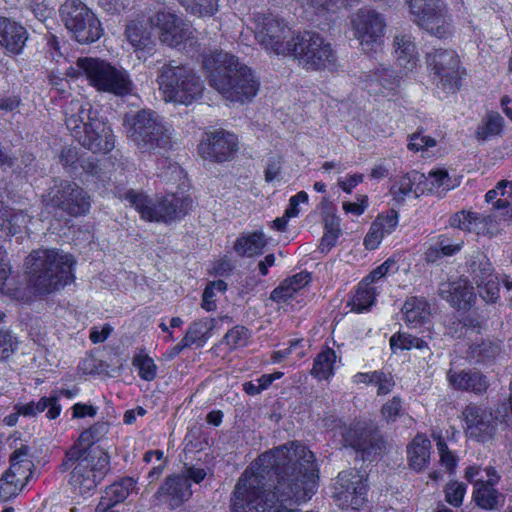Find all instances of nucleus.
<instances>
[{"label": "nucleus", "mask_w": 512, "mask_h": 512, "mask_svg": "<svg viewBox=\"0 0 512 512\" xmlns=\"http://www.w3.org/2000/svg\"><path fill=\"white\" fill-rule=\"evenodd\" d=\"M130 0H99V6L110 14L120 13L130 5Z\"/></svg>", "instance_id": "338daca9"}, {"label": "nucleus", "mask_w": 512, "mask_h": 512, "mask_svg": "<svg viewBox=\"0 0 512 512\" xmlns=\"http://www.w3.org/2000/svg\"><path fill=\"white\" fill-rule=\"evenodd\" d=\"M238 150L237 136L225 130L206 133L198 146L199 155L203 160H227L236 157Z\"/></svg>", "instance_id": "6ab92c4d"}, {"label": "nucleus", "mask_w": 512, "mask_h": 512, "mask_svg": "<svg viewBox=\"0 0 512 512\" xmlns=\"http://www.w3.org/2000/svg\"><path fill=\"white\" fill-rule=\"evenodd\" d=\"M398 222V214L393 210L385 214H379L371 223L369 231L364 238L366 249H377L383 239L395 231Z\"/></svg>", "instance_id": "5701e85b"}, {"label": "nucleus", "mask_w": 512, "mask_h": 512, "mask_svg": "<svg viewBox=\"0 0 512 512\" xmlns=\"http://www.w3.org/2000/svg\"><path fill=\"white\" fill-rule=\"evenodd\" d=\"M336 359L331 348L322 350L314 359L311 375L318 380H329L334 375Z\"/></svg>", "instance_id": "4c0bfd02"}, {"label": "nucleus", "mask_w": 512, "mask_h": 512, "mask_svg": "<svg viewBox=\"0 0 512 512\" xmlns=\"http://www.w3.org/2000/svg\"><path fill=\"white\" fill-rule=\"evenodd\" d=\"M421 181L423 173L413 171L401 177L391 187L393 199L398 203L406 200L415 199L425 193V187H422Z\"/></svg>", "instance_id": "a878e982"}, {"label": "nucleus", "mask_w": 512, "mask_h": 512, "mask_svg": "<svg viewBox=\"0 0 512 512\" xmlns=\"http://www.w3.org/2000/svg\"><path fill=\"white\" fill-rule=\"evenodd\" d=\"M227 290V284L222 280L210 282L204 289L202 295V308L208 312L217 308V296Z\"/></svg>", "instance_id": "49530a36"}, {"label": "nucleus", "mask_w": 512, "mask_h": 512, "mask_svg": "<svg viewBox=\"0 0 512 512\" xmlns=\"http://www.w3.org/2000/svg\"><path fill=\"white\" fill-rule=\"evenodd\" d=\"M10 461V468L0 479V497L4 500L18 495L32 475L33 461L27 446L16 449Z\"/></svg>", "instance_id": "2eb2a0df"}, {"label": "nucleus", "mask_w": 512, "mask_h": 512, "mask_svg": "<svg viewBox=\"0 0 512 512\" xmlns=\"http://www.w3.org/2000/svg\"><path fill=\"white\" fill-rule=\"evenodd\" d=\"M47 411V418L56 419L61 413V405L58 403L57 396L42 397L38 402L16 404L14 410L18 411L24 417H34L39 413Z\"/></svg>", "instance_id": "2f4dec72"}, {"label": "nucleus", "mask_w": 512, "mask_h": 512, "mask_svg": "<svg viewBox=\"0 0 512 512\" xmlns=\"http://www.w3.org/2000/svg\"><path fill=\"white\" fill-rule=\"evenodd\" d=\"M355 38L365 52L377 51L383 45L385 17L374 9L361 8L351 19Z\"/></svg>", "instance_id": "ddd939ff"}, {"label": "nucleus", "mask_w": 512, "mask_h": 512, "mask_svg": "<svg viewBox=\"0 0 512 512\" xmlns=\"http://www.w3.org/2000/svg\"><path fill=\"white\" fill-rule=\"evenodd\" d=\"M436 145L435 139L421 133L411 135L408 148L414 151L427 152L429 148Z\"/></svg>", "instance_id": "4d7b16f0"}, {"label": "nucleus", "mask_w": 512, "mask_h": 512, "mask_svg": "<svg viewBox=\"0 0 512 512\" xmlns=\"http://www.w3.org/2000/svg\"><path fill=\"white\" fill-rule=\"evenodd\" d=\"M288 55L306 70L318 71L335 65L337 56L331 44L319 33L305 31L292 38Z\"/></svg>", "instance_id": "1a4fd4ad"}, {"label": "nucleus", "mask_w": 512, "mask_h": 512, "mask_svg": "<svg viewBox=\"0 0 512 512\" xmlns=\"http://www.w3.org/2000/svg\"><path fill=\"white\" fill-rule=\"evenodd\" d=\"M462 418L468 437L478 442H486L494 437L497 424L486 408L470 404L463 410Z\"/></svg>", "instance_id": "aec40b11"}, {"label": "nucleus", "mask_w": 512, "mask_h": 512, "mask_svg": "<svg viewBox=\"0 0 512 512\" xmlns=\"http://www.w3.org/2000/svg\"><path fill=\"white\" fill-rule=\"evenodd\" d=\"M393 47L397 65L405 74L413 72L418 66L419 58L411 35L404 33L395 35Z\"/></svg>", "instance_id": "393cba45"}, {"label": "nucleus", "mask_w": 512, "mask_h": 512, "mask_svg": "<svg viewBox=\"0 0 512 512\" xmlns=\"http://www.w3.org/2000/svg\"><path fill=\"white\" fill-rule=\"evenodd\" d=\"M381 290L380 285H375L366 278H364L357 286L348 301L350 311L355 313L367 312L375 303L376 297Z\"/></svg>", "instance_id": "cd10ccee"}, {"label": "nucleus", "mask_w": 512, "mask_h": 512, "mask_svg": "<svg viewBox=\"0 0 512 512\" xmlns=\"http://www.w3.org/2000/svg\"><path fill=\"white\" fill-rule=\"evenodd\" d=\"M402 412V400L400 397L394 396L387 401L381 408L382 417L388 422H395Z\"/></svg>", "instance_id": "5fc2aeb1"}, {"label": "nucleus", "mask_w": 512, "mask_h": 512, "mask_svg": "<svg viewBox=\"0 0 512 512\" xmlns=\"http://www.w3.org/2000/svg\"><path fill=\"white\" fill-rule=\"evenodd\" d=\"M308 202V194L305 191H300L292 196L289 200V205L285 210V216L288 218L297 217L300 213L299 204Z\"/></svg>", "instance_id": "13d9d810"}, {"label": "nucleus", "mask_w": 512, "mask_h": 512, "mask_svg": "<svg viewBox=\"0 0 512 512\" xmlns=\"http://www.w3.org/2000/svg\"><path fill=\"white\" fill-rule=\"evenodd\" d=\"M132 364L141 379L150 382L156 378L158 367L153 358L144 351H140L133 357Z\"/></svg>", "instance_id": "c03bdc74"}, {"label": "nucleus", "mask_w": 512, "mask_h": 512, "mask_svg": "<svg viewBox=\"0 0 512 512\" xmlns=\"http://www.w3.org/2000/svg\"><path fill=\"white\" fill-rule=\"evenodd\" d=\"M497 351L498 348L496 346H492L490 343H483L481 346L472 349V358L477 362H485L489 358L494 357Z\"/></svg>", "instance_id": "e2e57ef3"}, {"label": "nucleus", "mask_w": 512, "mask_h": 512, "mask_svg": "<svg viewBox=\"0 0 512 512\" xmlns=\"http://www.w3.org/2000/svg\"><path fill=\"white\" fill-rule=\"evenodd\" d=\"M339 434L343 437V444L345 446H351L357 450L364 449L357 436V430L344 426L339 428Z\"/></svg>", "instance_id": "052dcab7"}, {"label": "nucleus", "mask_w": 512, "mask_h": 512, "mask_svg": "<svg viewBox=\"0 0 512 512\" xmlns=\"http://www.w3.org/2000/svg\"><path fill=\"white\" fill-rule=\"evenodd\" d=\"M165 101L189 105L202 96L204 84L194 69L186 65L164 64L157 76Z\"/></svg>", "instance_id": "423d86ee"}, {"label": "nucleus", "mask_w": 512, "mask_h": 512, "mask_svg": "<svg viewBox=\"0 0 512 512\" xmlns=\"http://www.w3.org/2000/svg\"><path fill=\"white\" fill-rule=\"evenodd\" d=\"M150 22L159 28L160 41L170 47L181 44L193 47L196 44L195 30L191 24L171 12L159 11L150 18Z\"/></svg>", "instance_id": "f3484780"}, {"label": "nucleus", "mask_w": 512, "mask_h": 512, "mask_svg": "<svg viewBox=\"0 0 512 512\" xmlns=\"http://www.w3.org/2000/svg\"><path fill=\"white\" fill-rule=\"evenodd\" d=\"M412 21L430 35L444 39L452 34L451 18L443 0H405Z\"/></svg>", "instance_id": "9b49d317"}, {"label": "nucleus", "mask_w": 512, "mask_h": 512, "mask_svg": "<svg viewBox=\"0 0 512 512\" xmlns=\"http://www.w3.org/2000/svg\"><path fill=\"white\" fill-rule=\"evenodd\" d=\"M466 494V485L460 482H451L445 488L446 501L455 507H459Z\"/></svg>", "instance_id": "603ef678"}, {"label": "nucleus", "mask_w": 512, "mask_h": 512, "mask_svg": "<svg viewBox=\"0 0 512 512\" xmlns=\"http://www.w3.org/2000/svg\"><path fill=\"white\" fill-rule=\"evenodd\" d=\"M255 39L268 52L288 55L292 43L291 29L273 14L257 13L253 18Z\"/></svg>", "instance_id": "f8f14e48"}, {"label": "nucleus", "mask_w": 512, "mask_h": 512, "mask_svg": "<svg viewBox=\"0 0 512 512\" xmlns=\"http://www.w3.org/2000/svg\"><path fill=\"white\" fill-rule=\"evenodd\" d=\"M61 21L73 38L81 44L97 41L103 34L101 22L83 2L67 0L60 9Z\"/></svg>", "instance_id": "9d476101"}, {"label": "nucleus", "mask_w": 512, "mask_h": 512, "mask_svg": "<svg viewBox=\"0 0 512 512\" xmlns=\"http://www.w3.org/2000/svg\"><path fill=\"white\" fill-rule=\"evenodd\" d=\"M294 294V290H291V287L284 280L277 288L272 291L270 299L277 303H286L294 296Z\"/></svg>", "instance_id": "0e129e2a"}, {"label": "nucleus", "mask_w": 512, "mask_h": 512, "mask_svg": "<svg viewBox=\"0 0 512 512\" xmlns=\"http://www.w3.org/2000/svg\"><path fill=\"white\" fill-rule=\"evenodd\" d=\"M44 202L73 216L85 214L90 208L89 199L84 191L75 183L67 181L55 182L44 196Z\"/></svg>", "instance_id": "a211bd4d"}, {"label": "nucleus", "mask_w": 512, "mask_h": 512, "mask_svg": "<svg viewBox=\"0 0 512 512\" xmlns=\"http://www.w3.org/2000/svg\"><path fill=\"white\" fill-rule=\"evenodd\" d=\"M266 245L265 234L261 231H255L239 237L234 248L239 255L252 257L260 254Z\"/></svg>", "instance_id": "e433bc0d"}, {"label": "nucleus", "mask_w": 512, "mask_h": 512, "mask_svg": "<svg viewBox=\"0 0 512 512\" xmlns=\"http://www.w3.org/2000/svg\"><path fill=\"white\" fill-rule=\"evenodd\" d=\"M496 484H488L474 489L473 498L478 506L484 509H495L499 503L500 495L494 488Z\"/></svg>", "instance_id": "a18cd8bd"}, {"label": "nucleus", "mask_w": 512, "mask_h": 512, "mask_svg": "<svg viewBox=\"0 0 512 512\" xmlns=\"http://www.w3.org/2000/svg\"><path fill=\"white\" fill-rule=\"evenodd\" d=\"M402 314L408 327L419 328L428 321L430 306L423 298L411 297L405 301Z\"/></svg>", "instance_id": "c756f323"}, {"label": "nucleus", "mask_w": 512, "mask_h": 512, "mask_svg": "<svg viewBox=\"0 0 512 512\" xmlns=\"http://www.w3.org/2000/svg\"><path fill=\"white\" fill-rule=\"evenodd\" d=\"M465 478L474 483V489L488 484H497L499 480L497 472L492 467L481 468L476 465L466 468Z\"/></svg>", "instance_id": "a19ab883"}, {"label": "nucleus", "mask_w": 512, "mask_h": 512, "mask_svg": "<svg viewBox=\"0 0 512 512\" xmlns=\"http://www.w3.org/2000/svg\"><path fill=\"white\" fill-rule=\"evenodd\" d=\"M76 259L58 249H38L25 259L27 288H13L6 281L11 273L6 250L0 246V294L28 303L65 288L75 281Z\"/></svg>", "instance_id": "f257e3e1"}, {"label": "nucleus", "mask_w": 512, "mask_h": 512, "mask_svg": "<svg viewBox=\"0 0 512 512\" xmlns=\"http://www.w3.org/2000/svg\"><path fill=\"white\" fill-rule=\"evenodd\" d=\"M215 320L204 318L194 321L187 329L185 338L191 345L197 342H205L210 337V332L214 328Z\"/></svg>", "instance_id": "79ce46f5"}, {"label": "nucleus", "mask_w": 512, "mask_h": 512, "mask_svg": "<svg viewBox=\"0 0 512 512\" xmlns=\"http://www.w3.org/2000/svg\"><path fill=\"white\" fill-rule=\"evenodd\" d=\"M480 274H475L480 296L486 302H495L499 298V279L492 273L491 264L488 261L480 263Z\"/></svg>", "instance_id": "7c9ffc66"}, {"label": "nucleus", "mask_w": 512, "mask_h": 512, "mask_svg": "<svg viewBox=\"0 0 512 512\" xmlns=\"http://www.w3.org/2000/svg\"><path fill=\"white\" fill-rule=\"evenodd\" d=\"M339 235L340 229L338 225H336L335 227H327V230L321 240V250L326 252L329 251L335 245Z\"/></svg>", "instance_id": "774afa93"}, {"label": "nucleus", "mask_w": 512, "mask_h": 512, "mask_svg": "<svg viewBox=\"0 0 512 512\" xmlns=\"http://www.w3.org/2000/svg\"><path fill=\"white\" fill-rule=\"evenodd\" d=\"M28 32L21 24L6 17H0V45L8 53L18 55L22 52Z\"/></svg>", "instance_id": "4be33fe9"}, {"label": "nucleus", "mask_w": 512, "mask_h": 512, "mask_svg": "<svg viewBox=\"0 0 512 512\" xmlns=\"http://www.w3.org/2000/svg\"><path fill=\"white\" fill-rule=\"evenodd\" d=\"M427 66L437 77V87L445 93H455L460 87V60L453 50L433 49L426 53Z\"/></svg>", "instance_id": "4468645a"}, {"label": "nucleus", "mask_w": 512, "mask_h": 512, "mask_svg": "<svg viewBox=\"0 0 512 512\" xmlns=\"http://www.w3.org/2000/svg\"><path fill=\"white\" fill-rule=\"evenodd\" d=\"M18 339L9 330H0V360L8 359L15 353Z\"/></svg>", "instance_id": "3c124183"}, {"label": "nucleus", "mask_w": 512, "mask_h": 512, "mask_svg": "<svg viewBox=\"0 0 512 512\" xmlns=\"http://www.w3.org/2000/svg\"><path fill=\"white\" fill-rule=\"evenodd\" d=\"M432 436L433 439L436 441V446L440 455L441 464L444 465L448 470H452L457 463L455 455L448 449L447 444L439 434H436L434 432Z\"/></svg>", "instance_id": "864d4df0"}, {"label": "nucleus", "mask_w": 512, "mask_h": 512, "mask_svg": "<svg viewBox=\"0 0 512 512\" xmlns=\"http://www.w3.org/2000/svg\"><path fill=\"white\" fill-rule=\"evenodd\" d=\"M439 294L441 298L459 309H465L470 306L476 298L473 286L465 279L442 283Z\"/></svg>", "instance_id": "b1692460"}, {"label": "nucleus", "mask_w": 512, "mask_h": 512, "mask_svg": "<svg viewBox=\"0 0 512 512\" xmlns=\"http://www.w3.org/2000/svg\"><path fill=\"white\" fill-rule=\"evenodd\" d=\"M398 270L396 261L393 258L387 259L380 266L374 269L367 277L370 282L378 285V281L381 280L387 274L395 273Z\"/></svg>", "instance_id": "6e6d98bb"}, {"label": "nucleus", "mask_w": 512, "mask_h": 512, "mask_svg": "<svg viewBox=\"0 0 512 512\" xmlns=\"http://www.w3.org/2000/svg\"><path fill=\"white\" fill-rule=\"evenodd\" d=\"M159 493L166 498L172 508L180 506L192 495L190 483L186 477L181 475L168 478Z\"/></svg>", "instance_id": "c85d7f7f"}, {"label": "nucleus", "mask_w": 512, "mask_h": 512, "mask_svg": "<svg viewBox=\"0 0 512 512\" xmlns=\"http://www.w3.org/2000/svg\"><path fill=\"white\" fill-rule=\"evenodd\" d=\"M125 36L135 50H144L153 44L151 25L143 21H131L125 30Z\"/></svg>", "instance_id": "f704fd0d"}, {"label": "nucleus", "mask_w": 512, "mask_h": 512, "mask_svg": "<svg viewBox=\"0 0 512 512\" xmlns=\"http://www.w3.org/2000/svg\"><path fill=\"white\" fill-rule=\"evenodd\" d=\"M510 187L507 186L500 191V198H498L494 203L493 207L496 210H503V216H507L512 214V196L509 197Z\"/></svg>", "instance_id": "680f3d73"}, {"label": "nucleus", "mask_w": 512, "mask_h": 512, "mask_svg": "<svg viewBox=\"0 0 512 512\" xmlns=\"http://www.w3.org/2000/svg\"><path fill=\"white\" fill-rule=\"evenodd\" d=\"M203 68L209 85L230 102L244 104L259 90V81L253 71L234 55L215 51L203 58Z\"/></svg>", "instance_id": "7ed1b4c3"}, {"label": "nucleus", "mask_w": 512, "mask_h": 512, "mask_svg": "<svg viewBox=\"0 0 512 512\" xmlns=\"http://www.w3.org/2000/svg\"><path fill=\"white\" fill-rule=\"evenodd\" d=\"M108 431L107 423L98 422L83 431L66 452L62 466L64 469H71L70 484L79 494L84 495L93 490L108 468V454L94 445Z\"/></svg>", "instance_id": "f03ea898"}, {"label": "nucleus", "mask_w": 512, "mask_h": 512, "mask_svg": "<svg viewBox=\"0 0 512 512\" xmlns=\"http://www.w3.org/2000/svg\"><path fill=\"white\" fill-rule=\"evenodd\" d=\"M78 75H84L97 91L125 96L133 91L129 73L99 58L83 57L76 61Z\"/></svg>", "instance_id": "6e6552de"}, {"label": "nucleus", "mask_w": 512, "mask_h": 512, "mask_svg": "<svg viewBox=\"0 0 512 512\" xmlns=\"http://www.w3.org/2000/svg\"><path fill=\"white\" fill-rule=\"evenodd\" d=\"M424 181H421L422 187H425V193H442L449 191L459 185V180L451 176L445 169H436L430 171L426 176L423 174Z\"/></svg>", "instance_id": "72a5a7b5"}, {"label": "nucleus", "mask_w": 512, "mask_h": 512, "mask_svg": "<svg viewBox=\"0 0 512 512\" xmlns=\"http://www.w3.org/2000/svg\"><path fill=\"white\" fill-rule=\"evenodd\" d=\"M399 78L395 72L386 66H381L370 71L364 80V89L370 95L388 97L399 85Z\"/></svg>", "instance_id": "412c9836"}, {"label": "nucleus", "mask_w": 512, "mask_h": 512, "mask_svg": "<svg viewBox=\"0 0 512 512\" xmlns=\"http://www.w3.org/2000/svg\"><path fill=\"white\" fill-rule=\"evenodd\" d=\"M135 485L136 481L129 477L113 483L105 490V496L102 498L97 509L105 506H113L124 501L134 490Z\"/></svg>", "instance_id": "c9c22d12"}, {"label": "nucleus", "mask_w": 512, "mask_h": 512, "mask_svg": "<svg viewBox=\"0 0 512 512\" xmlns=\"http://www.w3.org/2000/svg\"><path fill=\"white\" fill-rule=\"evenodd\" d=\"M504 127V119L497 112L488 113L482 125L478 126L476 138L480 141L500 136Z\"/></svg>", "instance_id": "ea45409f"}, {"label": "nucleus", "mask_w": 512, "mask_h": 512, "mask_svg": "<svg viewBox=\"0 0 512 512\" xmlns=\"http://www.w3.org/2000/svg\"><path fill=\"white\" fill-rule=\"evenodd\" d=\"M409 465L416 471L424 469L430 459V440L419 434L407 447Z\"/></svg>", "instance_id": "473e14b6"}, {"label": "nucleus", "mask_w": 512, "mask_h": 512, "mask_svg": "<svg viewBox=\"0 0 512 512\" xmlns=\"http://www.w3.org/2000/svg\"><path fill=\"white\" fill-rule=\"evenodd\" d=\"M65 124L71 135L93 153H107L114 148V136L98 118L89 102L73 99L65 107Z\"/></svg>", "instance_id": "20e7f679"}, {"label": "nucleus", "mask_w": 512, "mask_h": 512, "mask_svg": "<svg viewBox=\"0 0 512 512\" xmlns=\"http://www.w3.org/2000/svg\"><path fill=\"white\" fill-rule=\"evenodd\" d=\"M120 198L127 201L147 221L170 223L186 215L192 205L189 195L181 193L166 194L157 204L141 192L130 189Z\"/></svg>", "instance_id": "0eeeda50"}, {"label": "nucleus", "mask_w": 512, "mask_h": 512, "mask_svg": "<svg viewBox=\"0 0 512 512\" xmlns=\"http://www.w3.org/2000/svg\"><path fill=\"white\" fill-rule=\"evenodd\" d=\"M190 14L206 17L214 15L218 10V0H177Z\"/></svg>", "instance_id": "37998d69"}, {"label": "nucleus", "mask_w": 512, "mask_h": 512, "mask_svg": "<svg viewBox=\"0 0 512 512\" xmlns=\"http://www.w3.org/2000/svg\"><path fill=\"white\" fill-rule=\"evenodd\" d=\"M368 207V198L365 195H359L357 200L354 202H344L343 210L346 213L353 214L355 216L362 215Z\"/></svg>", "instance_id": "bf43d9fd"}, {"label": "nucleus", "mask_w": 512, "mask_h": 512, "mask_svg": "<svg viewBox=\"0 0 512 512\" xmlns=\"http://www.w3.org/2000/svg\"><path fill=\"white\" fill-rule=\"evenodd\" d=\"M462 242L453 243L447 238H442L436 247H430L427 249L425 255L428 261H434L440 255L452 256L462 248Z\"/></svg>", "instance_id": "de8ad7c7"}, {"label": "nucleus", "mask_w": 512, "mask_h": 512, "mask_svg": "<svg viewBox=\"0 0 512 512\" xmlns=\"http://www.w3.org/2000/svg\"><path fill=\"white\" fill-rule=\"evenodd\" d=\"M367 478L360 471H342L333 485V497L343 508L358 509L366 501Z\"/></svg>", "instance_id": "dca6fc26"}, {"label": "nucleus", "mask_w": 512, "mask_h": 512, "mask_svg": "<svg viewBox=\"0 0 512 512\" xmlns=\"http://www.w3.org/2000/svg\"><path fill=\"white\" fill-rule=\"evenodd\" d=\"M486 218L475 212L460 211L450 218V225L467 232H475L477 234L484 232Z\"/></svg>", "instance_id": "58836bf2"}, {"label": "nucleus", "mask_w": 512, "mask_h": 512, "mask_svg": "<svg viewBox=\"0 0 512 512\" xmlns=\"http://www.w3.org/2000/svg\"><path fill=\"white\" fill-rule=\"evenodd\" d=\"M449 384L457 390L483 393L488 387L484 375L476 371H454L450 369L447 373Z\"/></svg>", "instance_id": "bb28decb"}, {"label": "nucleus", "mask_w": 512, "mask_h": 512, "mask_svg": "<svg viewBox=\"0 0 512 512\" xmlns=\"http://www.w3.org/2000/svg\"><path fill=\"white\" fill-rule=\"evenodd\" d=\"M390 346L393 351H396L397 349H423L427 346V344L425 341L407 333H397L390 338Z\"/></svg>", "instance_id": "09e8293b"}, {"label": "nucleus", "mask_w": 512, "mask_h": 512, "mask_svg": "<svg viewBox=\"0 0 512 512\" xmlns=\"http://www.w3.org/2000/svg\"><path fill=\"white\" fill-rule=\"evenodd\" d=\"M374 385L377 386L378 395L388 394L394 387V381L392 377L381 371H377V377H375Z\"/></svg>", "instance_id": "69168bd1"}, {"label": "nucleus", "mask_w": 512, "mask_h": 512, "mask_svg": "<svg viewBox=\"0 0 512 512\" xmlns=\"http://www.w3.org/2000/svg\"><path fill=\"white\" fill-rule=\"evenodd\" d=\"M250 334L243 326H235L230 329L224 336L223 343L230 349H236L246 346Z\"/></svg>", "instance_id": "8fccbe9b"}, {"label": "nucleus", "mask_w": 512, "mask_h": 512, "mask_svg": "<svg viewBox=\"0 0 512 512\" xmlns=\"http://www.w3.org/2000/svg\"><path fill=\"white\" fill-rule=\"evenodd\" d=\"M123 127L127 137L142 152L163 155L172 147L170 130L154 111L142 109L126 113Z\"/></svg>", "instance_id": "39448f33"}]
</instances>
